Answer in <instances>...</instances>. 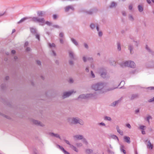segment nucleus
Masks as SVG:
<instances>
[{
  "instance_id": "3",
  "label": "nucleus",
  "mask_w": 154,
  "mask_h": 154,
  "mask_svg": "<svg viewBox=\"0 0 154 154\" xmlns=\"http://www.w3.org/2000/svg\"><path fill=\"white\" fill-rule=\"evenodd\" d=\"M68 122L71 124H79L81 125H83L84 122L81 119L77 117H73L68 119Z\"/></svg>"
},
{
  "instance_id": "59",
  "label": "nucleus",
  "mask_w": 154,
  "mask_h": 154,
  "mask_svg": "<svg viewBox=\"0 0 154 154\" xmlns=\"http://www.w3.org/2000/svg\"><path fill=\"white\" fill-rule=\"evenodd\" d=\"M53 27L56 28H59L60 27L59 26L57 25H53Z\"/></svg>"
},
{
  "instance_id": "46",
  "label": "nucleus",
  "mask_w": 154,
  "mask_h": 154,
  "mask_svg": "<svg viewBox=\"0 0 154 154\" xmlns=\"http://www.w3.org/2000/svg\"><path fill=\"white\" fill-rule=\"evenodd\" d=\"M133 8V5L132 4H130L128 7L129 10H131Z\"/></svg>"
},
{
  "instance_id": "39",
  "label": "nucleus",
  "mask_w": 154,
  "mask_h": 154,
  "mask_svg": "<svg viewBox=\"0 0 154 154\" xmlns=\"http://www.w3.org/2000/svg\"><path fill=\"white\" fill-rule=\"evenodd\" d=\"M57 146L63 152L64 151V150H65L63 148L60 146V145H57Z\"/></svg>"
},
{
  "instance_id": "20",
  "label": "nucleus",
  "mask_w": 154,
  "mask_h": 154,
  "mask_svg": "<svg viewBox=\"0 0 154 154\" xmlns=\"http://www.w3.org/2000/svg\"><path fill=\"white\" fill-rule=\"evenodd\" d=\"M117 5V3L114 2H112L110 5L109 6V7L110 8H113L115 7Z\"/></svg>"
},
{
  "instance_id": "7",
  "label": "nucleus",
  "mask_w": 154,
  "mask_h": 154,
  "mask_svg": "<svg viewBox=\"0 0 154 154\" xmlns=\"http://www.w3.org/2000/svg\"><path fill=\"white\" fill-rule=\"evenodd\" d=\"M99 73L100 76L103 78H106V70L103 69L101 68L100 69Z\"/></svg>"
},
{
  "instance_id": "32",
  "label": "nucleus",
  "mask_w": 154,
  "mask_h": 154,
  "mask_svg": "<svg viewBox=\"0 0 154 154\" xmlns=\"http://www.w3.org/2000/svg\"><path fill=\"white\" fill-rule=\"evenodd\" d=\"M138 8L139 11L140 12H142L143 10V7L141 5H139L138 6Z\"/></svg>"
},
{
  "instance_id": "10",
  "label": "nucleus",
  "mask_w": 154,
  "mask_h": 154,
  "mask_svg": "<svg viewBox=\"0 0 154 154\" xmlns=\"http://www.w3.org/2000/svg\"><path fill=\"white\" fill-rule=\"evenodd\" d=\"M97 11V10L96 8H94L88 11H87L86 13L88 14H92L94 13H96Z\"/></svg>"
},
{
  "instance_id": "8",
  "label": "nucleus",
  "mask_w": 154,
  "mask_h": 154,
  "mask_svg": "<svg viewBox=\"0 0 154 154\" xmlns=\"http://www.w3.org/2000/svg\"><path fill=\"white\" fill-rule=\"evenodd\" d=\"M139 95L138 94H133L129 95V98L130 100H132L138 97Z\"/></svg>"
},
{
  "instance_id": "58",
  "label": "nucleus",
  "mask_w": 154,
  "mask_h": 154,
  "mask_svg": "<svg viewBox=\"0 0 154 154\" xmlns=\"http://www.w3.org/2000/svg\"><path fill=\"white\" fill-rule=\"evenodd\" d=\"M37 63V64L39 65H41V62L39 60H37L36 61Z\"/></svg>"
},
{
  "instance_id": "12",
  "label": "nucleus",
  "mask_w": 154,
  "mask_h": 154,
  "mask_svg": "<svg viewBox=\"0 0 154 154\" xmlns=\"http://www.w3.org/2000/svg\"><path fill=\"white\" fill-rule=\"evenodd\" d=\"M49 134L52 137H56V138H58L60 139H61L60 135L57 134H54L53 133H49Z\"/></svg>"
},
{
  "instance_id": "6",
  "label": "nucleus",
  "mask_w": 154,
  "mask_h": 154,
  "mask_svg": "<svg viewBox=\"0 0 154 154\" xmlns=\"http://www.w3.org/2000/svg\"><path fill=\"white\" fill-rule=\"evenodd\" d=\"M75 92L76 91L73 90H71L68 92H63L62 96L63 98L64 99L68 97L71 96L73 93H75Z\"/></svg>"
},
{
  "instance_id": "57",
  "label": "nucleus",
  "mask_w": 154,
  "mask_h": 154,
  "mask_svg": "<svg viewBox=\"0 0 154 154\" xmlns=\"http://www.w3.org/2000/svg\"><path fill=\"white\" fill-rule=\"evenodd\" d=\"M69 64L70 65H73V62L72 60H70L69 61Z\"/></svg>"
},
{
  "instance_id": "51",
  "label": "nucleus",
  "mask_w": 154,
  "mask_h": 154,
  "mask_svg": "<svg viewBox=\"0 0 154 154\" xmlns=\"http://www.w3.org/2000/svg\"><path fill=\"white\" fill-rule=\"evenodd\" d=\"M64 141L67 144H69L70 146V145H71V144L70 143L69 141L66 140H64Z\"/></svg>"
},
{
  "instance_id": "28",
  "label": "nucleus",
  "mask_w": 154,
  "mask_h": 154,
  "mask_svg": "<svg viewBox=\"0 0 154 154\" xmlns=\"http://www.w3.org/2000/svg\"><path fill=\"white\" fill-rule=\"evenodd\" d=\"M82 140V142L86 145H87L88 144V142L85 138L83 137Z\"/></svg>"
},
{
  "instance_id": "14",
  "label": "nucleus",
  "mask_w": 154,
  "mask_h": 154,
  "mask_svg": "<svg viewBox=\"0 0 154 154\" xmlns=\"http://www.w3.org/2000/svg\"><path fill=\"white\" fill-rule=\"evenodd\" d=\"M83 60L84 62H86L87 60L90 61L91 62L93 61V59L92 57H88L86 58L85 57H83Z\"/></svg>"
},
{
  "instance_id": "5",
  "label": "nucleus",
  "mask_w": 154,
  "mask_h": 154,
  "mask_svg": "<svg viewBox=\"0 0 154 154\" xmlns=\"http://www.w3.org/2000/svg\"><path fill=\"white\" fill-rule=\"evenodd\" d=\"M31 20L35 23H41V25L43 26L44 24L45 20L44 18H39L38 17H34L32 18Z\"/></svg>"
},
{
  "instance_id": "61",
  "label": "nucleus",
  "mask_w": 154,
  "mask_h": 154,
  "mask_svg": "<svg viewBox=\"0 0 154 154\" xmlns=\"http://www.w3.org/2000/svg\"><path fill=\"white\" fill-rule=\"evenodd\" d=\"M85 71L87 72H88L89 71V68L88 67H87L85 69Z\"/></svg>"
},
{
  "instance_id": "13",
  "label": "nucleus",
  "mask_w": 154,
  "mask_h": 154,
  "mask_svg": "<svg viewBox=\"0 0 154 154\" xmlns=\"http://www.w3.org/2000/svg\"><path fill=\"white\" fill-rule=\"evenodd\" d=\"M32 122L33 123L37 125L42 126H44L43 124L37 120H33Z\"/></svg>"
},
{
  "instance_id": "19",
  "label": "nucleus",
  "mask_w": 154,
  "mask_h": 154,
  "mask_svg": "<svg viewBox=\"0 0 154 154\" xmlns=\"http://www.w3.org/2000/svg\"><path fill=\"white\" fill-rule=\"evenodd\" d=\"M147 147L150 148L151 149H152L153 148V146L151 144V143L149 140L148 142V144L147 145Z\"/></svg>"
},
{
  "instance_id": "43",
  "label": "nucleus",
  "mask_w": 154,
  "mask_h": 154,
  "mask_svg": "<svg viewBox=\"0 0 154 154\" xmlns=\"http://www.w3.org/2000/svg\"><path fill=\"white\" fill-rule=\"evenodd\" d=\"M129 19L131 21H133L134 20L133 17L131 15H129Z\"/></svg>"
},
{
  "instance_id": "24",
  "label": "nucleus",
  "mask_w": 154,
  "mask_h": 154,
  "mask_svg": "<svg viewBox=\"0 0 154 154\" xmlns=\"http://www.w3.org/2000/svg\"><path fill=\"white\" fill-rule=\"evenodd\" d=\"M71 40L73 44H74L76 46H77L78 45V42L74 39L72 38H71Z\"/></svg>"
},
{
  "instance_id": "31",
  "label": "nucleus",
  "mask_w": 154,
  "mask_h": 154,
  "mask_svg": "<svg viewBox=\"0 0 154 154\" xmlns=\"http://www.w3.org/2000/svg\"><path fill=\"white\" fill-rule=\"evenodd\" d=\"M93 152L92 150L88 149L86 150V153L87 154H90Z\"/></svg>"
},
{
  "instance_id": "53",
  "label": "nucleus",
  "mask_w": 154,
  "mask_h": 154,
  "mask_svg": "<svg viewBox=\"0 0 154 154\" xmlns=\"http://www.w3.org/2000/svg\"><path fill=\"white\" fill-rule=\"evenodd\" d=\"M154 101V97L153 98H151V99L149 100V102H152Z\"/></svg>"
},
{
  "instance_id": "30",
  "label": "nucleus",
  "mask_w": 154,
  "mask_h": 154,
  "mask_svg": "<svg viewBox=\"0 0 154 154\" xmlns=\"http://www.w3.org/2000/svg\"><path fill=\"white\" fill-rule=\"evenodd\" d=\"M117 49L119 51H120L121 50V45L119 42H118L117 43Z\"/></svg>"
},
{
  "instance_id": "35",
  "label": "nucleus",
  "mask_w": 154,
  "mask_h": 154,
  "mask_svg": "<svg viewBox=\"0 0 154 154\" xmlns=\"http://www.w3.org/2000/svg\"><path fill=\"white\" fill-rule=\"evenodd\" d=\"M28 19V17H25V18H23L20 21H19L18 23H22V22L24 21H25V20L27 19Z\"/></svg>"
},
{
  "instance_id": "37",
  "label": "nucleus",
  "mask_w": 154,
  "mask_h": 154,
  "mask_svg": "<svg viewBox=\"0 0 154 154\" xmlns=\"http://www.w3.org/2000/svg\"><path fill=\"white\" fill-rule=\"evenodd\" d=\"M112 138L115 140H116L118 141H119V139L117 136L115 135H112L111 136Z\"/></svg>"
},
{
  "instance_id": "18",
  "label": "nucleus",
  "mask_w": 154,
  "mask_h": 154,
  "mask_svg": "<svg viewBox=\"0 0 154 154\" xmlns=\"http://www.w3.org/2000/svg\"><path fill=\"white\" fill-rule=\"evenodd\" d=\"M117 131L121 135H123V132L122 131L120 130L119 126H117L116 127Z\"/></svg>"
},
{
  "instance_id": "62",
  "label": "nucleus",
  "mask_w": 154,
  "mask_h": 154,
  "mask_svg": "<svg viewBox=\"0 0 154 154\" xmlns=\"http://www.w3.org/2000/svg\"><path fill=\"white\" fill-rule=\"evenodd\" d=\"M60 42L61 44H63V40L61 38L60 39Z\"/></svg>"
},
{
  "instance_id": "45",
  "label": "nucleus",
  "mask_w": 154,
  "mask_h": 154,
  "mask_svg": "<svg viewBox=\"0 0 154 154\" xmlns=\"http://www.w3.org/2000/svg\"><path fill=\"white\" fill-rule=\"evenodd\" d=\"M91 75L92 78H94L95 77V75L92 71H91Z\"/></svg>"
},
{
  "instance_id": "9",
  "label": "nucleus",
  "mask_w": 154,
  "mask_h": 154,
  "mask_svg": "<svg viewBox=\"0 0 154 154\" xmlns=\"http://www.w3.org/2000/svg\"><path fill=\"white\" fill-rule=\"evenodd\" d=\"M68 53L69 57L75 60L76 59L75 58V55L74 52L71 50H68Z\"/></svg>"
},
{
  "instance_id": "22",
  "label": "nucleus",
  "mask_w": 154,
  "mask_h": 154,
  "mask_svg": "<svg viewBox=\"0 0 154 154\" xmlns=\"http://www.w3.org/2000/svg\"><path fill=\"white\" fill-rule=\"evenodd\" d=\"M70 147H71L72 149H73L76 152H78V150L77 148L74 146L71 145H70Z\"/></svg>"
},
{
  "instance_id": "2",
  "label": "nucleus",
  "mask_w": 154,
  "mask_h": 154,
  "mask_svg": "<svg viewBox=\"0 0 154 154\" xmlns=\"http://www.w3.org/2000/svg\"><path fill=\"white\" fill-rule=\"evenodd\" d=\"M91 98L93 99H96L97 98V94L96 92L93 94H82L78 97V98L87 99Z\"/></svg>"
},
{
  "instance_id": "50",
  "label": "nucleus",
  "mask_w": 154,
  "mask_h": 154,
  "mask_svg": "<svg viewBox=\"0 0 154 154\" xmlns=\"http://www.w3.org/2000/svg\"><path fill=\"white\" fill-rule=\"evenodd\" d=\"M84 46L85 48H86L87 49H88V46L87 44L86 43H84Z\"/></svg>"
},
{
  "instance_id": "15",
  "label": "nucleus",
  "mask_w": 154,
  "mask_h": 154,
  "mask_svg": "<svg viewBox=\"0 0 154 154\" xmlns=\"http://www.w3.org/2000/svg\"><path fill=\"white\" fill-rule=\"evenodd\" d=\"M70 9L72 11H74V8L73 7L72 5H69L67 6L65 8V11L66 12L68 11Z\"/></svg>"
},
{
  "instance_id": "1",
  "label": "nucleus",
  "mask_w": 154,
  "mask_h": 154,
  "mask_svg": "<svg viewBox=\"0 0 154 154\" xmlns=\"http://www.w3.org/2000/svg\"><path fill=\"white\" fill-rule=\"evenodd\" d=\"M106 86V85L105 83L100 82L92 85V88L95 91H100L99 94H102L107 91L112 90L117 88L105 89Z\"/></svg>"
},
{
  "instance_id": "26",
  "label": "nucleus",
  "mask_w": 154,
  "mask_h": 154,
  "mask_svg": "<svg viewBox=\"0 0 154 154\" xmlns=\"http://www.w3.org/2000/svg\"><path fill=\"white\" fill-rule=\"evenodd\" d=\"M119 102H120L119 100H118L117 101H115V102H113L112 103L111 106H115L116 105H117Z\"/></svg>"
},
{
  "instance_id": "64",
  "label": "nucleus",
  "mask_w": 154,
  "mask_h": 154,
  "mask_svg": "<svg viewBox=\"0 0 154 154\" xmlns=\"http://www.w3.org/2000/svg\"><path fill=\"white\" fill-rule=\"evenodd\" d=\"M150 90H154V87H149L148 88Z\"/></svg>"
},
{
  "instance_id": "56",
  "label": "nucleus",
  "mask_w": 154,
  "mask_h": 154,
  "mask_svg": "<svg viewBox=\"0 0 154 154\" xmlns=\"http://www.w3.org/2000/svg\"><path fill=\"white\" fill-rule=\"evenodd\" d=\"M57 16L56 14L53 15V18L54 19H56L57 18Z\"/></svg>"
},
{
  "instance_id": "54",
  "label": "nucleus",
  "mask_w": 154,
  "mask_h": 154,
  "mask_svg": "<svg viewBox=\"0 0 154 154\" xmlns=\"http://www.w3.org/2000/svg\"><path fill=\"white\" fill-rule=\"evenodd\" d=\"M126 126L129 129H130L131 128V126L129 124H127L126 125Z\"/></svg>"
},
{
  "instance_id": "40",
  "label": "nucleus",
  "mask_w": 154,
  "mask_h": 154,
  "mask_svg": "<svg viewBox=\"0 0 154 154\" xmlns=\"http://www.w3.org/2000/svg\"><path fill=\"white\" fill-rule=\"evenodd\" d=\"M76 145L77 147H81L82 146V144L81 143H78L76 144Z\"/></svg>"
},
{
  "instance_id": "41",
  "label": "nucleus",
  "mask_w": 154,
  "mask_h": 154,
  "mask_svg": "<svg viewBox=\"0 0 154 154\" xmlns=\"http://www.w3.org/2000/svg\"><path fill=\"white\" fill-rule=\"evenodd\" d=\"M49 45L50 48H52L53 47H55V45L54 43H52V44L49 43Z\"/></svg>"
},
{
  "instance_id": "25",
  "label": "nucleus",
  "mask_w": 154,
  "mask_h": 154,
  "mask_svg": "<svg viewBox=\"0 0 154 154\" xmlns=\"http://www.w3.org/2000/svg\"><path fill=\"white\" fill-rule=\"evenodd\" d=\"M30 31L31 33H32L33 34H35L36 33V30L35 29L31 28H30Z\"/></svg>"
},
{
  "instance_id": "17",
  "label": "nucleus",
  "mask_w": 154,
  "mask_h": 154,
  "mask_svg": "<svg viewBox=\"0 0 154 154\" xmlns=\"http://www.w3.org/2000/svg\"><path fill=\"white\" fill-rule=\"evenodd\" d=\"M124 140L125 141L128 143H131L130 138L128 137L125 136L124 137Z\"/></svg>"
},
{
  "instance_id": "49",
  "label": "nucleus",
  "mask_w": 154,
  "mask_h": 154,
  "mask_svg": "<svg viewBox=\"0 0 154 154\" xmlns=\"http://www.w3.org/2000/svg\"><path fill=\"white\" fill-rule=\"evenodd\" d=\"M45 23L48 26H51V23L49 21L46 22Z\"/></svg>"
},
{
  "instance_id": "23",
  "label": "nucleus",
  "mask_w": 154,
  "mask_h": 154,
  "mask_svg": "<svg viewBox=\"0 0 154 154\" xmlns=\"http://www.w3.org/2000/svg\"><path fill=\"white\" fill-rule=\"evenodd\" d=\"M96 28L98 32V35L100 37L102 36L103 35L102 32L101 31H99V28L98 26H96Z\"/></svg>"
},
{
  "instance_id": "42",
  "label": "nucleus",
  "mask_w": 154,
  "mask_h": 154,
  "mask_svg": "<svg viewBox=\"0 0 154 154\" xmlns=\"http://www.w3.org/2000/svg\"><path fill=\"white\" fill-rule=\"evenodd\" d=\"M107 151L110 154H114V152L109 149H108Z\"/></svg>"
},
{
  "instance_id": "38",
  "label": "nucleus",
  "mask_w": 154,
  "mask_h": 154,
  "mask_svg": "<svg viewBox=\"0 0 154 154\" xmlns=\"http://www.w3.org/2000/svg\"><path fill=\"white\" fill-rule=\"evenodd\" d=\"M98 26V25H97L96 26H95L94 24L92 23L90 25V26L91 29H94L95 28V27H96V26Z\"/></svg>"
},
{
  "instance_id": "55",
  "label": "nucleus",
  "mask_w": 154,
  "mask_h": 154,
  "mask_svg": "<svg viewBox=\"0 0 154 154\" xmlns=\"http://www.w3.org/2000/svg\"><path fill=\"white\" fill-rule=\"evenodd\" d=\"M63 33L62 32H61L59 34V36L60 37H63Z\"/></svg>"
},
{
  "instance_id": "34",
  "label": "nucleus",
  "mask_w": 154,
  "mask_h": 154,
  "mask_svg": "<svg viewBox=\"0 0 154 154\" xmlns=\"http://www.w3.org/2000/svg\"><path fill=\"white\" fill-rule=\"evenodd\" d=\"M146 50L148 51L151 53L152 54H154V52H152V51L147 46H146Z\"/></svg>"
},
{
  "instance_id": "63",
  "label": "nucleus",
  "mask_w": 154,
  "mask_h": 154,
  "mask_svg": "<svg viewBox=\"0 0 154 154\" xmlns=\"http://www.w3.org/2000/svg\"><path fill=\"white\" fill-rule=\"evenodd\" d=\"M122 14L124 16H125L126 15V12L125 11H123L122 12Z\"/></svg>"
},
{
  "instance_id": "21",
  "label": "nucleus",
  "mask_w": 154,
  "mask_h": 154,
  "mask_svg": "<svg viewBox=\"0 0 154 154\" xmlns=\"http://www.w3.org/2000/svg\"><path fill=\"white\" fill-rule=\"evenodd\" d=\"M70 147H71L72 149H73L76 152H78V150L77 148L74 146L71 145H70Z\"/></svg>"
},
{
  "instance_id": "16",
  "label": "nucleus",
  "mask_w": 154,
  "mask_h": 154,
  "mask_svg": "<svg viewBox=\"0 0 154 154\" xmlns=\"http://www.w3.org/2000/svg\"><path fill=\"white\" fill-rule=\"evenodd\" d=\"M37 14L39 17H44L45 15V12L42 11H39L37 13Z\"/></svg>"
},
{
  "instance_id": "29",
  "label": "nucleus",
  "mask_w": 154,
  "mask_h": 154,
  "mask_svg": "<svg viewBox=\"0 0 154 154\" xmlns=\"http://www.w3.org/2000/svg\"><path fill=\"white\" fill-rule=\"evenodd\" d=\"M104 119L105 120H107L109 121H111L112 120L111 118L110 117L107 116H105L104 118Z\"/></svg>"
},
{
  "instance_id": "4",
  "label": "nucleus",
  "mask_w": 154,
  "mask_h": 154,
  "mask_svg": "<svg viewBox=\"0 0 154 154\" xmlns=\"http://www.w3.org/2000/svg\"><path fill=\"white\" fill-rule=\"evenodd\" d=\"M122 67L128 66L134 68L135 66V64L134 62L131 61H126L121 64Z\"/></svg>"
},
{
  "instance_id": "33",
  "label": "nucleus",
  "mask_w": 154,
  "mask_h": 154,
  "mask_svg": "<svg viewBox=\"0 0 154 154\" xmlns=\"http://www.w3.org/2000/svg\"><path fill=\"white\" fill-rule=\"evenodd\" d=\"M152 118L151 116H149L146 119V120L148 122L149 124L150 123L149 119H152Z\"/></svg>"
},
{
  "instance_id": "48",
  "label": "nucleus",
  "mask_w": 154,
  "mask_h": 154,
  "mask_svg": "<svg viewBox=\"0 0 154 154\" xmlns=\"http://www.w3.org/2000/svg\"><path fill=\"white\" fill-rule=\"evenodd\" d=\"M122 148L123 147V146H121V149L122 151L125 154L126 153L125 150V149H122Z\"/></svg>"
},
{
  "instance_id": "27",
  "label": "nucleus",
  "mask_w": 154,
  "mask_h": 154,
  "mask_svg": "<svg viewBox=\"0 0 154 154\" xmlns=\"http://www.w3.org/2000/svg\"><path fill=\"white\" fill-rule=\"evenodd\" d=\"M128 49L130 51L131 53H132L133 49V46L131 45H129L128 46Z\"/></svg>"
},
{
  "instance_id": "60",
  "label": "nucleus",
  "mask_w": 154,
  "mask_h": 154,
  "mask_svg": "<svg viewBox=\"0 0 154 154\" xmlns=\"http://www.w3.org/2000/svg\"><path fill=\"white\" fill-rule=\"evenodd\" d=\"M63 152L65 154H69V153L68 152L66 151V150H64L63 151Z\"/></svg>"
},
{
  "instance_id": "52",
  "label": "nucleus",
  "mask_w": 154,
  "mask_h": 154,
  "mask_svg": "<svg viewBox=\"0 0 154 154\" xmlns=\"http://www.w3.org/2000/svg\"><path fill=\"white\" fill-rule=\"evenodd\" d=\"M69 82L70 83H72L73 82V80L72 78H70L69 80Z\"/></svg>"
},
{
  "instance_id": "11",
  "label": "nucleus",
  "mask_w": 154,
  "mask_h": 154,
  "mask_svg": "<svg viewBox=\"0 0 154 154\" xmlns=\"http://www.w3.org/2000/svg\"><path fill=\"white\" fill-rule=\"evenodd\" d=\"M84 137L82 135H76L73 136V138L75 140H82Z\"/></svg>"
},
{
  "instance_id": "47",
  "label": "nucleus",
  "mask_w": 154,
  "mask_h": 154,
  "mask_svg": "<svg viewBox=\"0 0 154 154\" xmlns=\"http://www.w3.org/2000/svg\"><path fill=\"white\" fill-rule=\"evenodd\" d=\"M36 38L38 39V40H40V37L39 34L36 33L35 35Z\"/></svg>"
},
{
  "instance_id": "44",
  "label": "nucleus",
  "mask_w": 154,
  "mask_h": 154,
  "mask_svg": "<svg viewBox=\"0 0 154 154\" xmlns=\"http://www.w3.org/2000/svg\"><path fill=\"white\" fill-rule=\"evenodd\" d=\"M98 125L100 126H105V125H106L104 123H103L102 122L99 123L98 124Z\"/></svg>"
},
{
  "instance_id": "36",
  "label": "nucleus",
  "mask_w": 154,
  "mask_h": 154,
  "mask_svg": "<svg viewBox=\"0 0 154 154\" xmlns=\"http://www.w3.org/2000/svg\"><path fill=\"white\" fill-rule=\"evenodd\" d=\"M146 128V126L144 125H140L139 128L142 130H144L145 128Z\"/></svg>"
}]
</instances>
